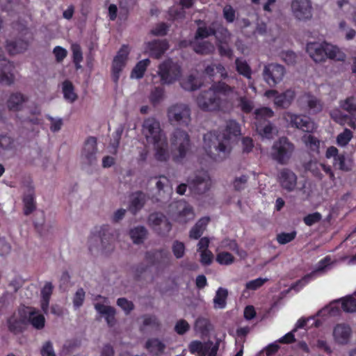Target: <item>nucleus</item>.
I'll list each match as a JSON object with an SVG mask.
<instances>
[{
	"label": "nucleus",
	"mask_w": 356,
	"mask_h": 356,
	"mask_svg": "<svg viewBox=\"0 0 356 356\" xmlns=\"http://www.w3.org/2000/svg\"><path fill=\"white\" fill-rule=\"evenodd\" d=\"M238 95L234 87L219 81L207 90L201 91L196 97V104L205 112H228L233 108L229 97Z\"/></svg>",
	"instance_id": "1"
},
{
	"label": "nucleus",
	"mask_w": 356,
	"mask_h": 356,
	"mask_svg": "<svg viewBox=\"0 0 356 356\" xmlns=\"http://www.w3.org/2000/svg\"><path fill=\"white\" fill-rule=\"evenodd\" d=\"M241 133L239 124L234 120L227 122L225 132H209L204 136L203 148L213 161L220 162L226 159L232 151L231 139Z\"/></svg>",
	"instance_id": "2"
},
{
	"label": "nucleus",
	"mask_w": 356,
	"mask_h": 356,
	"mask_svg": "<svg viewBox=\"0 0 356 356\" xmlns=\"http://www.w3.org/2000/svg\"><path fill=\"white\" fill-rule=\"evenodd\" d=\"M142 132L147 143L153 145L155 159L166 161L170 158V152L167 137L161 128L160 122L153 118L145 119L143 122Z\"/></svg>",
	"instance_id": "3"
},
{
	"label": "nucleus",
	"mask_w": 356,
	"mask_h": 356,
	"mask_svg": "<svg viewBox=\"0 0 356 356\" xmlns=\"http://www.w3.org/2000/svg\"><path fill=\"white\" fill-rule=\"evenodd\" d=\"M113 230L103 225L93 232L88 240V248L93 255H108L115 249Z\"/></svg>",
	"instance_id": "4"
},
{
	"label": "nucleus",
	"mask_w": 356,
	"mask_h": 356,
	"mask_svg": "<svg viewBox=\"0 0 356 356\" xmlns=\"http://www.w3.org/2000/svg\"><path fill=\"white\" fill-rule=\"evenodd\" d=\"M295 151V145L286 137L274 142L270 152L271 158L280 164H286Z\"/></svg>",
	"instance_id": "5"
},
{
	"label": "nucleus",
	"mask_w": 356,
	"mask_h": 356,
	"mask_svg": "<svg viewBox=\"0 0 356 356\" xmlns=\"http://www.w3.org/2000/svg\"><path fill=\"white\" fill-rule=\"evenodd\" d=\"M168 121L173 124L188 127L191 122V109L184 103H175L167 110Z\"/></svg>",
	"instance_id": "6"
},
{
	"label": "nucleus",
	"mask_w": 356,
	"mask_h": 356,
	"mask_svg": "<svg viewBox=\"0 0 356 356\" xmlns=\"http://www.w3.org/2000/svg\"><path fill=\"white\" fill-rule=\"evenodd\" d=\"M158 74L163 84H171L180 77L181 68L179 65L169 59L159 65Z\"/></svg>",
	"instance_id": "7"
},
{
	"label": "nucleus",
	"mask_w": 356,
	"mask_h": 356,
	"mask_svg": "<svg viewBox=\"0 0 356 356\" xmlns=\"http://www.w3.org/2000/svg\"><path fill=\"white\" fill-rule=\"evenodd\" d=\"M170 143L172 149L177 152L179 156L183 158L191 147L190 136L186 131L176 129L171 134Z\"/></svg>",
	"instance_id": "8"
},
{
	"label": "nucleus",
	"mask_w": 356,
	"mask_h": 356,
	"mask_svg": "<svg viewBox=\"0 0 356 356\" xmlns=\"http://www.w3.org/2000/svg\"><path fill=\"white\" fill-rule=\"evenodd\" d=\"M291 11L293 17L300 22H307L313 17V7L310 0H292Z\"/></svg>",
	"instance_id": "9"
},
{
	"label": "nucleus",
	"mask_w": 356,
	"mask_h": 356,
	"mask_svg": "<svg viewBox=\"0 0 356 356\" xmlns=\"http://www.w3.org/2000/svg\"><path fill=\"white\" fill-rule=\"evenodd\" d=\"M284 120L291 127L301 129L306 132H312L317 128L316 124L309 117L286 112L284 114Z\"/></svg>",
	"instance_id": "10"
},
{
	"label": "nucleus",
	"mask_w": 356,
	"mask_h": 356,
	"mask_svg": "<svg viewBox=\"0 0 356 356\" xmlns=\"http://www.w3.org/2000/svg\"><path fill=\"white\" fill-rule=\"evenodd\" d=\"M95 301L94 307L97 313L104 318L108 326H115L117 323L116 310L109 305L108 300L105 297L98 296Z\"/></svg>",
	"instance_id": "11"
},
{
	"label": "nucleus",
	"mask_w": 356,
	"mask_h": 356,
	"mask_svg": "<svg viewBox=\"0 0 356 356\" xmlns=\"http://www.w3.org/2000/svg\"><path fill=\"white\" fill-rule=\"evenodd\" d=\"M286 74L284 67L277 63H269L264 67L262 75L264 80L270 86L280 83Z\"/></svg>",
	"instance_id": "12"
},
{
	"label": "nucleus",
	"mask_w": 356,
	"mask_h": 356,
	"mask_svg": "<svg viewBox=\"0 0 356 356\" xmlns=\"http://www.w3.org/2000/svg\"><path fill=\"white\" fill-rule=\"evenodd\" d=\"M211 184L210 176L206 171H200L188 180L189 188L193 192L198 194H202L209 191Z\"/></svg>",
	"instance_id": "13"
},
{
	"label": "nucleus",
	"mask_w": 356,
	"mask_h": 356,
	"mask_svg": "<svg viewBox=\"0 0 356 356\" xmlns=\"http://www.w3.org/2000/svg\"><path fill=\"white\" fill-rule=\"evenodd\" d=\"M27 308H20L14 312L7 321L10 332L15 334L24 332L27 325Z\"/></svg>",
	"instance_id": "14"
},
{
	"label": "nucleus",
	"mask_w": 356,
	"mask_h": 356,
	"mask_svg": "<svg viewBox=\"0 0 356 356\" xmlns=\"http://www.w3.org/2000/svg\"><path fill=\"white\" fill-rule=\"evenodd\" d=\"M97 142L95 137L88 138L81 151V163L86 165H92L97 161Z\"/></svg>",
	"instance_id": "15"
},
{
	"label": "nucleus",
	"mask_w": 356,
	"mask_h": 356,
	"mask_svg": "<svg viewBox=\"0 0 356 356\" xmlns=\"http://www.w3.org/2000/svg\"><path fill=\"white\" fill-rule=\"evenodd\" d=\"M268 98H273L274 104L277 107L288 108L296 97L293 90L288 89L282 93L278 94L277 90H269L265 92Z\"/></svg>",
	"instance_id": "16"
},
{
	"label": "nucleus",
	"mask_w": 356,
	"mask_h": 356,
	"mask_svg": "<svg viewBox=\"0 0 356 356\" xmlns=\"http://www.w3.org/2000/svg\"><path fill=\"white\" fill-rule=\"evenodd\" d=\"M277 181L283 190L292 192L297 187L298 177L292 170L284 168L280 171L277 175Z\"/></svg>",
	"instance_id": "17"
},
{
	"label": "nucleus",
	"mask_w": 356,
	"mask_h": 356,
	"mask_svg": "<svg viewBox=\"0 0 356 356\" xmlns=\"http://www.w3.org/2000/svg\"><path fill=\"white\" fill-rule=\"evenodd\" d=\"M129 53V47L126 45H123L113 59L112 65V77L115 82H118L119 79L120 73L126 65Z\"/></svg>",
	"instance_id": "18"
},
{
	"label": "nucleus",
	"mask_w": 356,
	"mask_h": 356,
	"mask_svg": "<svg viewBox=\"0 0 356 356\" xmlns=\"http://www.w3.org/2000/svg\"><path fill=\"white\" fill-rule=\"evenodd\" d=\"M172 207L176 209L174 218L179 223H186L195 217L192 207L184 201H179Z\"/></svg>",
	"instance_id": "19"
},
{
	"label": "nucleus",
	"mask_w": 356,
	"mask_h": 356,
	"mask_svg": "<svg viewBox=\"0 0 356 356\" xmlns=\"http://www.w3.org/2000/svg\"><path fill=\"white\" fill-rule=\"evenodd\" d=\"M309 113L314 115L321 113L324 108V104L321 99L311 93H305L300 98Z\"/></svg>",
	"instance_id": "20"
},
{
	"label": "nucleus",
	"mask_w": 356,
	"mask_h": 356,
	"mask_svg": "<svg viewBox=\"0 0 356 356\" xmlns=\"http://www.w3.org/2000/svg\"><path fill=\"white\" fill-rule=\"evenodd\" d=\"M307 51L315 63L326 60L327 42H310L307 45Z\"/></svg>",
	"instance_id": "21"
},
{
	"label": "nucleus",
	"mask_w": 356,
	"mask_h": 356,
	"mask_svg": "<svg viewBox=\"0 0 356 356\" xmlns=\"http://www.w3.org/2000/svg\"><path fill=\"white\" fill-rule=\"evenodd\" d=\"M28 102V97L21 92L10 93L6 101V108L13 113L23 110L24 104Z\"/></svg>",
	"instance_id": "22"
},
{
	"label": "nucleus",
	"mask_w": 356,
	"mask_h": 356,
	"mask_svg": "<svg viewBox=\"0 0 356 356\" xmlns=\"http://www.w3.org/2000/svg\"><path fill=\"white\" fill-rule=\"evenodd\" d=\"M332 336L335 343L339 345H346L348 343L351 338L352 329L347 324H337L333 328Z\"/></svg>",
	"instance_id": "23"
},
{
	"label": "nucleus",
	"mask_w": 356,
	"mask_h": 356,
	"mask_svg": "<svg viewBox=\"0 0 356 356\" xmlns=\"http://www.w3.org/2000/svg\"><path fill=\"white\" fill-rule=\"evenodd\" d=\"M330 264V259L326 257L322 260H321L317 266V268L312 273L305 275L302 279L298 280L296 282L293 284L290 289L297 290L298 291L300 289L303 287L306 284H307L311 280H312L315 275L318 273H321L323 271V270Z\"/></svg>",
	"instance_id": "24"
},
{
	"label": "nucleus",
	"mask_w": 356,
	"mask_h": 356,
	"mask_svg": "<svg viewBox=\"0 0 356 356\" xmlns=\"http://www.w3.org/2000/svg\"><path fill=\"white\" fill-rule=\"evenodd\" d=\"M309 170L318 180L323 179V175L322 172H324L329 176L332 181H335V175L330 165H325V163L318 162L310 163L309 165Z\"/></svg>",
	"instance_id": "25"
},
{
	"label": "nucleus",
	"mask_w": 356,
	"mask_h": 356,
	"mask_svg": "<svg viewBox=\"0 0 356 356\" xmlns=\"http://www.w3.org/2000/svg\"><path fill=\"white\" fill-rule=\"evenodd\" d=\"M14 66L8 61H4L0 68V83L10 86L15 81Z\"/></svg>",
	"instance_id": "26"
},
{
	"label": "nucleus",
	"mask_w": 356,
	"mask_h": 356,
	"mask_svg": "<svg viewBox=\"0 0 356 356\" xmlns=\"http://www.w3.org/2000/svg\"><path fill=\"white\" fill-rule=\"evenodd\" d=\"M145 259L152 264H161L170 260L169 252L165 249L149 251L145 254Z\"/></svg>",
	"instance_id": "27"
},
{
	"label": "nucleus",
	"mask_w": 356,
	"mask_h": 356,
	"mask_svg": "<svg viewBox=\"0 0 356 356\" xmlns=\"http://www.w3.org/2000/svg\"><path fill=\"white\" fill-rule=\"evenodd\" d=\"M27 323H29L33 328L42 330L45 325V318L35 309H27Z\"/></svg>",
	"instance_id": "28"
},
{
	"label": "nucleus",
	"mask_w": 356,
	"mask_h": 356,
	"mask_svg": "<svg viewBox=\"0 0 356 356\" xmlns=\"http://www.w3.org/2000/svg\"><path fill=\"white\" fill-rule=\"evenodd\" d=\"M327 58L344 63L347 60V55L339 47L327 42L326 60Z\"/></svg>",
	"instance_id": "29"
},
{
	"label": "nucleus",
	"mask_w": 356,
	"mask_h": 356,
	"mask_svg": "<svg viewBox=\"0 0 356 356\" xmlns=\"http://www.w3.org/2000/svg\"><path fill=\"white\" fill-rule=\"evenodd\" d=\"M168 48V45L165 40H156L147 44V51L156 58H159Z\"/></svg>",
	"instance_id": "30"
},
{
	"label": "nucleus",
	"mask_w": 356,
	"mask_h": 356,
	"mask_svg": "<svg viewBox=\"0 0 356 356\" xmlns=\"http://www.w3.org/2000/svg\"><path fill=\"white\" fill-rule=\"evenodd\" d=\"M154 179L156 181V188L159 195H164L165 194L169 195L172 193V186L168 177L161 175L155 177Z\"/></svg>",
	"instance_id": "31"
},
{
	"label": "nucleus",
	"mask_w": 356,
	"mask_h": 356,
	"mask_svg": "<svg viewBox=\"0 0 356 356\" xmlns=\"http://www.w3.org/2000/svg\"><path fill=\"white\" fill-rule=\"evenodd\" d=\"M255 126L257 133L262 138L270 139L277 133L276 129L269 122L256 123Z\"/></svg>",
	"instance_id": "32"
},
{
	"label": "nucleus",
	"mask_w": 356,
	"mask_h": 356,
	"mask_svg": "<svg viewBox=\"0 0 356 356\" xmlns=\"http://www.w3.org/2000/svg\"><path fill=\"white\" fill-rule=\"evenodd\" d=\"M209 222V218L208 217L200 218L190 230L189 237L192 239L199 238L202 235L204 231L206 229Z\"/></svg>",
	"instance_id": "33"
},
{
	"label": "nucleus",
	"mask_w": 356,
	"mask_h": 356,
	"mask_svg": "<svg viewBox=\"0 0 356 356\" xmlns=\"http://www.w3.org/2000/svg\"><path fill=\"white\" fill-rule=\"evenodd\" d=\"M147 235V230L143 226H137L130 229L129 236L135 244L144 242Z\"/></svg>",
	"instance_id": "34"
},
{
	"label": "nucleus",
	"mask_w": 356,
	"mask_h": 356,
	"mask_svg": "<svg viewBox=\"0 0 356 356\" xmlns=\"http://www.w3.org/2000/svg\"><path fill=\"white\" fill-rule=\"evenodd\" d=\"M146 201V195L140 191L136 192L132 194L131 198V210L136 213L143 208Z\"/></svg>",
	"instance_id": "35"
},
{
	"label": "nucleus",
	"mask_w": 356,
	"mask_h": 356,
	"mask_svg": "<svg viewBox=\"0 0 356 356\" xmlns=\"http://www.w3.org/2000/svg\"><path fill=\"white\" fill-rule=\"evenodd\" d=\"M180 84L185 90L193 91L198 89L202 83L197 76L190 74L182 79Z\"/></svg>",
	"instance_id": "36"
},
{
	"label": "nucleus",
	"mask_w": 356,
	"mask_h": 356,
	"mask_svg": "<svg viewBox=\"0 0 356 356\" xmlns=\"http://www.w3.org/2000/svg\"><path fill=\"white\" fill-rule=\"evenodd\" d=\"M62 91L64 99L70 103H73L78 98V95L74 92V88L72 83L68 80L63 82Z\"/></svg>",
	"instance_id": "37"
},
{
	"label": "nucleus",
	"mask_w": 356,
	"mask_h": 356,
	"mask_svg": "<svg viewBox=\"0 0 356 356\" xmlns=\"http://www.w3.org/2000/svg\"><path fill=\"white\" fill-rule=\"evenodd\" d=\"M228 296V291L226 289L220 287L216 293L213 298V307L216 309H224L226 307V300Z\"/></svg>",
	"instance_id": "38"
},
{
	"label": "nucleus",
	"mask_w": 356,
	"mask_h": 356,
	"mask_svg": "<svg viewBox=\"0 0 356 356\" xmlns=\"http://www.w3.org/2000/svg\"><path fill=\"white\" fill-rule=\"evenodd\" d=\"M333 166L341 171L348 172L352 168V162L347 159L343 154H340L333 161Z\"/></svg>",
	"instance_id": "39"
},
{
	"label": "nucleus",
	"mask_w": 356,
	"mask_h": 356,
	"mask_svg": "<svg viewBox=\"0 0 356 356\" xmlns=\"http://www.w3.org/2000/svg\"><path fill=\"white\" fill-rule=\"evenodd\" d=\"M145 348L152 354L159 355L164 350L165 345L157 339H151L146 342Z\"/></svg>",
	"instance_id": "40"
},
{
	"label": "nucleus",
	"mask_w": 356,
	"mask_h": 356,
	"mask_svg": "<svg viewBox=\"0 0 356 356\" xmlns=\"http://www.w3.org/2000/svg\"><path fill=\"white\" fill-rule=\"evenodd\" d=\"M236 71L245 78L250 79L252 76V70L248 63L243 59L236 58L235 60Z\"/></svg>",
	"instance_id": "41"
},
{
	"label": "nucleus",
	"mask_w": 356,
	"mask_h": 356,
	"mask_svg": "<svg viewBox=\"0 0 356 356\" xmlns=\"http://www.w3.org/2000/svg\"><path fill=\"white\" fill-rule=\"evenodd\" d=\"M150 61L149 59H144L139 61L135 67L133 69L131 77L135 79H141L146 70L147 67L149 65Z\"/></svg>",
	"instance_id": "42"
},
{
	"label": "nucleus",
	"mask_w": 356,
	"mask_h": 356,
	"mask_svg": "<svg viewBox=\"0 0 356 356\" xmlns=\"http://www.w3.org/2000/svg\"><path fill=\"white\" fill-rule=\"evenodd\" d=\"M274 112L269 108L263 107L254 112L255 124L266 122L265 120L273 116Z\"/></svg>",
	"instance_id": "43"
},
{
	"label": "nucleus",
	"mask_w": 356,
	"mask_h": 356,
	"mask_svg": "<svg viewBox=\"0 0 356 356\" xmlns=\"http://www.w3.org/2000/svg\"><path fill=\"white\" fill-rule=\"evenodd\" d=\"M304 144L312 151L318 152L320 146V140L310 134H305L302 137Z\"/></svg>",
	"instance_id": "44"
},
{
	"label": "nucleus",
	"mask_w": 356,
	"mask_h": 356,
	"mask_svg": "<svg viewBox=\"0 0 356 356\" xmlns=\"http://www.w3.org/2000/svg\"><path fill=\"white\" fill-rule=\"evenodd\" d=\"M216 260L220 265L229 266L235 261V258L231 253L222 251L216 254Z\"/></svg>",
	"instance_id": "45"
},
{
	"label": "nucleus",
	"mask_w": 356,
	"mask_h": 356,
	"mask_svg": "<svg viewBox=\"0 0 356 356\" xmlns=\"http://www.w3.org/2000/svg\"><path fill=\"white\" fill-rule=\"evenodd\" d=\"M339 31L344 35L347 40L354 39L356 35L355 30L350 27L344 20H341L339 23Z\"/></svg>",
	"instance_id": "46"
},
{
	"label": "nucleus",
	"mask_w": 356,
	"mask_h": 356,
	"mask_svg": "<svg viewBox=\"0 0 356 356\" xmlns=\"http://www.w3.org/2000/svg\"><path fill=\"white\" fill-rule=\"evenodd\" d=\"M254 103L252 100L248 99L245 96L238 98V107L244 113H250L254 108Z\"/></svg>",
	"instance_id": "47"
},
{
	"label": "nucleus",
	"mask_w": 356,
	"mask_h": 356,
	"mask_svg": "<svg viewBox=\"0 0 356 356\" xmlns=\"http://www.w3.org/2000/svg\"><path fill=\"white\" fill-rule=\"evenodd\" d=\"M218 43L229 44L231 41V33L224 27L219 28L214 32Z\"/></svg>",
	"instance_id": "48"
},
{
	"label": "nucleus",
	"mask_w": 356,
	"mask_h": 356,
	"mask_svg": "<svg viewBox=\"0 0 356 356\" xmlns=\"http://www.w3.org/2000/svg\"><path fill=\"white\" fill-rule=\"evenodd\" d=\"M142 323L143 328L150 327L157 329L160 326V323L154 316L145 315L142 316Z\"/></svg>",
	"instance_id": "49"
},
{
	"label": "nucleus",
	"mask_w": 356,
	"mask_h": 356,
	"mask_svg": "<svg viewBox=\"0 0 356 356\" xmlns=\"http://www.w3.org/2000/svg\"><path fill=\"white\" fill-rule=\"evenodd\" d=\"M268 278H257L255 280H250L245 284V289L243 293L248 291H255L261 287L267 281Z\"/></svg>",
	"instance_id": "50"
},
{
	"label": "nucleus",
	"mask_w": 356,
	"mask_h": 356,
	"mask_svg": "<svg viewBox=\"0 0 356 356\" xmlns=\"http://www.w3.org/2000/svg\"><path fill=\"white\" fill-rule=\"evenodd\" d=\"M172 252L177 259L184 257L186 252L184 243L179 241H175L172 245Z\"/></svg>",
	"instance_id": "51"
},
{
	"label": "nucleus",
	"mask_w": 356,
	"mask_h": 356,
	"mask_svg": "<svg viewBox=\"0 0 356 356\" xmlns=\"http://www.w3.org/2000/svg\"><path fill=\"white\" fill-rule=\"evenodd\" d=\"M164 89L160 87L154 88L150 95L149 101L154 105L159 104L163 99Z\"/></svg>",
	"instance_id": "52"
},
{
	"label": "nucleus",
	"mask_w": 356,
	"mask_h": 356,
	"mask_svg": "<svg viewBox=\"0 0 356 356\" xmlns=\"http://www.w3.org/2000/svg\"><path fill=\"white\" fill-rule=\"evenodd\" d=\"M28 47L27 42H10L7 44V49L8 51L12 54H17L20 53Z\"/></svg>",
	"instance_id": "53"
},
{
	"label": "nucleus",
	"mask_w": 356,
	"mask_h": 356,
	"mask_svg": "<svg viewBox=\"0 0 356 356\" xmlns=\"http://www.w3.org/2000/svg\"><path fill=\"white\" fill-rule=\"evenodd\" d=\"M171 228L172 226L170 222L164 216L163 218L161 219V222L156 227L155 232L161 236H165L170 232Z\"/></svg>",
	"instance_id": "54"
},
{
	"label": "nucleus",
	"mask_w": 356,
	"mask_h": 356,
	"mask_svg": "<svg viewBox=\"0 0 356 356\" xmlns=\"http://www.w3.org/2000/svg\"><path fill=\"white\" fill-rule=\"evenodd\" d=\"M353 138V133L348 129L339 134L337 137V143L339 146H346Z\"/></svg>",
	"instance_id": "55"
},
{
	"label": "nucleus",
	"mask_w": 356,
	"mask_h": 356,
	"mask_svg": "<svg viewBox=\"0 0 356 356\" xmlns=\"http://www.w3.org/2000/svg\"><path fill=\"white\" fill-rule=\"evenodd\" d=\"M15 147V140L6 135H0V148L4 150L13 149Z\"/></svg>",
	"instance_id": "56"
},
{
	"label": "nucleus",
	"mask_w": 356,
	"mask_h": 356,
	"mask_svg": "<svg viewBox=\"0 0 356 356\" xmlns=\"http://www.w3.org/2000/svg\"><path fill=\"white\" fill-rule=\"evenodd\" d=\"M195 52L201 54H207L214 51V46L207 42L197 44L194 46Z\"/></svg>",
	"instance_id": "57"
},
{
	"label": "nucleus",
	"mask_w": 356,
	"mask_h": 356,
	"mask_svg": "<svg viewBox=\"0 0 356 356\" xmlns=\"http://www.w3.org/2000/svg\"><path fill=\"white\" fill-rule=\"evenodd\" d=\"M200 254V262L203 266H210L214 259L213 254L210 250L198 252Z\"/></svg>",
	"instance_id": "58"
},
{
	"label": "nucleus",
	"mask_w": 356,
	"mask_h": 356,
	"mask_svg": "<svg viewBox=\"0 0 356 356\" xmlns=\"http://www.w3.org/2000/svg\"><path fill=\"white\" fill-rule=\"evenodd\" d=\"M342 308L346 312H356V300L353 297H347L342 300Z\"/></svg>",
	"instance_id": "59"
},
{
	"label": "nucleus",
	"mask_w": 356,
	"mask_h": 356,
	"mask_svg": "<svg viewBox=\"0 0 356 356\" xmlns=\"http://www.w3.org/2000/svg\"><path fill=\"white\" fill-rule=\"evenodd\" d=\"M24 213L26 216L31 213L35 209L33 196L31 194L24 198Z\"/></svg>",
	"instance_id": "60"
},
{
	"label": "nucleus",
	"mask_w": 356,
	"mask_h": 356,
	"mask_svg": "<svg viewBox=\"0 0 356 356\" xmlns=\"http://www.w3.org/2000/svg\"><path fill=\"white\" fill-rule=\"evenodd\" d=\"M248 178V176L245 175L236 177L233 181V186L234 189L237 191L244 190L247 186Z\"/></svg>",
	"instance_id": "61"
},
{
	"label": "nucleus",
	"mask_w": 356,
	"mask_h": 356,
	"mask_svg": "<svg viewBox=\"0 0 356 356\" xmlns=\"http://www.w3.org/2000/svg\"><path fill=\"white\" fill-rule=\"evenodd\" d=\"M164 215L160 213H154L149 215L148 218V224L153 229L156 230V227L161 222V219Z\"/></svg>",
	"instance_id": "62"
},
{
	"label": "nucleus",
	"mask_w": 356,
	"mask_h": 356,
	"mask_svg": "<svg viewBox=\"0 0 356 356\" xmlns=\"http://www.w3.org/2000/svg\"><path fill=\"white\" fill-rule=\"evenodd\" d=\"M296 236V232H292L291 233H281L277 236V241L280 244L284 245L293 241Z\"/></svg>",
	"instance_id": "63"
},
{
	"label": "nucleus",
	"mask_w": 356,
	"mask_h": 356,
	"mask_svg": "<svg viewBox=\"0 0 356 356\" xmlns=\"http://www.w3.org/2000/svg\"><path fill=\"white\" fill-rule=\"evenodd\" d=\"M218 345L211 341L205 343V348L203 356H216Z\"/></svg>",
	"instance_id": "64"
}]
</instances>
